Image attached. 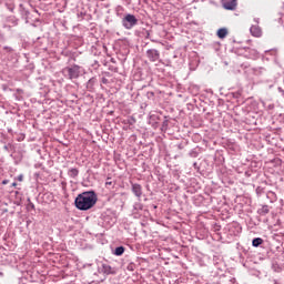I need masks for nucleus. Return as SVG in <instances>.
I'll use <instances>...</instances> for the list:
<instances>
[{"label":"nucleus","mask_w":284,"mask_h":284,"mask_svg":"<svg viewBox=\"0 0 284 284\" xmlns=\"http://www.w3.org/2000/svg\"><path fill=\"white\" fill-rule=\"evenodd\" d=\"M97 201H99V195L94 191H84L75 197L74 205L78 210L82 212H88V210H92L94 205H97Z\"/></svg>","instance_id":"nucleus-1"},{"label":"nucleus","mask_w":284,"mask_h":284,"mask_svg":"<svg viewBox=\"0 0 284 284\" xmlns=\"http://www.w3.org/2000/svg\"><path fill=\"white\" fill-rule=\"evenodd\" d=\"M64 77H68L70 80L79 79L81 77V67L79 64H73L71 67H65L62 70Z\"/></svg>","instance_id":"nucleus-2"},{"label":"nucleus","mask_w":284,"mask_h":284,"mask_svg":"<svg viewBox=\"0 0 284 284\" xmlns=\"http://www.w3.org/2000/svg\"><path fill=\"white\" fill-rule=\"evenodd\" d=\"M139 24V19H136V16L132 13H128L123 19H122V26L125 28V30H132L134 26Z\"/></svg>","instance_id":"nucleus-3"},{"label":"nucleus","mask_w":284,"mask_h":284,"mask_svg":"<svg viewBox=\"0 0 284 284\" xmlns=\"http://www.w3.org/2000/svg\"><path fill=\"white\" fill-rule=\"evenodd\" d=\"M131 192L136 196L138 201H141V196H143V186L139 183L131 182Z\"/></svg>","instance_id":"nucleus-4"},{"label":"nucleus","mask_w":284,"mask_h":284,"mask_svg":"<svg viewBox=\"0 0 284 284\" xmlns=\"http://www.w3.org/2000/svg\"><path fill=\"white\" fill-rule=\"evenodd\" d=\"M243 57H245V59H252L253 61H256V59H258L261 55L256 49L244 48Z\"/></svg>","instance_id":"nucleus-5"},{"label":"nucleus","mask_w":284,"mask_h":284,"mask_svg":"<svg viewBox=\"0 0 284 284\" xmlns=\"http://www.w3.org/2000/svg\"><path fill=\"white\" fill-rule=\"evenodd\" d=\"M221 1L224 10L234 11L236 10V6H239V0H221Z\"/></svg>","instance_id":"nucleus-6"},{"label":"nucleus","mask_w":284,"mask_h":284,"mask_svg":"<svg viewBox=\"0 0 284 284\" xmlns=\"http://www.w3.org/2000/svg\"><path fill=\"white\" fill-rule=\"evenodd\" d=\"M146 57L150 61L155 62L159 61V59H161V53L156 49H149L146 51Z\"/></svg>","instance_id":"nucleus-7"},{"label":"nucleus","mask_w":284,"mask_h":284,"mask_svg":"<svg viewBox=\"0 0 284 284\" xmlns=\"http://www.w3.org/2000/svg\"><path fill=\"white\" fill-rule=\"evenodd\" d=\"M250 32L252 34V37H261L263 34V31L261 30V27L258 26H252L250 28Z\"/></svg>","instance_id":"nucleus-8"},{"label":"nucleus","mask_w":284,"mask_h":284,"mask_svg":"<svg viewBox=\"0 0 284 284\" xmlns=\"http://www.w3.org/2000/svg\"><path fill=\"white\" fill-rule=\"evenodd\" d=\"M7 23H8L9 28H16V26H19V19H17V17H14V16H10L7 19Z\"/></svg>","instance_id":"nucleus-9"},{"label":"nucleus","mask_w":284,"mask_h":284,"mask_svg":"<svg viewBox=\"0 0 284 284\" xmlns=\"http://www.w3.org/2000/svg\"><path fill=\"white\" fill-rule=\"evenodd\" d=\"M266 199L270 201V203H276V201H278V197L274 191H267Z\"/></svg>","instance_id":"nucleus-10"},{"label":"nucleus","mask_w":284,"mask_h":284,"mask_svg":"<svg viewBox=\"0 0 284 284\" xmlns=\"http://www.w3.org/2000/svg\"><path fill=\"white\" fill-rule=\"evenodd\" d=\"M102 272H103V274H116V271L109 264L102 265Z\"/></svg>","instance_id":"nucleus-11"},{"label":"nucleus","mask_w":284,"mask_h":284,"mask_svg":"<svg viewBox=\"0 0 284 284\" xmlns=\"http://www.w3.org/2000/svg\"><path fill=\"white\" fill-rule=\"evenodd\" d=\"M68 176H70V179H77V176H79V169L77 168L69 169Z\"/></svg>","instance_id":"nucleus-12"},{"label":"nucleus","mask_w":284,"mask_h":284,"mask_svg":"<svg viewBox=\"0 0 284 284\" xmlns=\"http://www.w3.org/2000/svg\"><path fill=\"white\" fill-rule=\"evenodd\" d=\"M248 70H250V72L255 74V77H258L260 74H263V72L265 71V69L262 68V67H260V68H250Z\"/></svg>","instance_id":"nucleus-13"},{"label":"nucleus","mask_w":284,"mask_h":284,"mask_svg":"<svg viewBox=\"0 0 284 284\" xmlns=\"http://www.w3.org/2000/svg\"><path fill=\"white\" fill-rule=\"evenodd\" d=\"M217 37L219 39H225L227 37V29L225 28L219 29Z\"/></svg>","instance_id":"nucleus-14"},{"label":"nucleus","mask_w":284,"mask_h":284,"mask_svg":"<svg viewBox=\"0 0 284 284\" xmlns=\"http://www.w3.org/2000/svg\"><path fill=\"white\" fill-rule=\"evenodd\" d=\"M252 245H253V247H258V245H263V239H261V237H255V239L252 241Z\"/></svg>","instance_id":"nucleus-15"},{"label":"nucleus","mask_w":284,"mask_h":284,"mask_svg":"<svg viewBox=\"0 0 284 284\" xmlns=\"http://www.w3.org/2000/svg\"><path fill=\"white\" fill-rule=\"evenodd\" d=\"M124 252H125V247L119 246L115 248L114 254H115V256H123Z\"/></svg>","instance_id":"nucleus-16"},{"label":"nucleus","mask_w":284,"mask_h":284,"mask_svg":"<svg viewBox=\"0 0 284 284\" xmlns=\"http://www.w3.org/2000/svg\"><path fill=\"white\" fill-rule=\"evenodd\" d=\"M3 52H6V54H12V52H14V49L12 47L9 45H4L2 48Z\"/></svg>","instance_id":"nucleus-17"},{"label":"nucleus","mask_w":284,"mask_h":284,"mask_svg":"<svg viewBox=\"0 0 284 284\" xmlns=\"http://www.w3.org/2000/svg\"><path fill=\"white\" fill-rule=\"evenodd\" d=\"M255 192L257 196H263V194H265V189L263 186H257Z\"/></svg>","instance_id":"nucleus-18"},{"label":"nucleus","mask_w":284,"mask_h":284,"mask_svg":"<svg viewBox=\"0 0 284 284\" xmlns=\"http://www.w3.org/2000/svg\"><path fill=\"white\" fill-rule=\"evenodd\" d=\"M233 99H241V89L232 93Z\"/></svg>","instance_id":"nucleus-19"},{"label":"nucleus","mask_w":284,"mask_h":284,"mask_svg":"<svg viewBox=\"0 0 284 284\" xmlns=\"http://www.w3.org/2000/svg\"><path fill=\"white\" fill-rule=\"evenodd\" d=\"M33 210H34V204L31 203V202H29V203L27 204V212H32Z\"/></svg>","instance_id":"nucleus-20"},{"label":"nucleus","mask_w":284,"mask_h":284,"mask_svg":"<svg viewBox=\"0 0 284 284\" xmlns=\"http://www.w3.org/2000/svg\"><path fill=\"white\" fill-rule=\"evenodd\" d=\"M268 212H270V206L267 205L262 206V214H268Z\"/></svg>","instance_id":"nucleus-21"},{"label":"nucleus","mask_w":284,"mask_h":284,"mask_svg":"<svg viewBox=\"0 0 284 284\" xmlns=\"http://www.w3.org/2000/svg\"><path fill=\"white\" fill-rule=\"evenodd\" d=\"M26 140V135H23V134H21L18 139H17V141H24Z\"/></svg>","instance_id":"nucleus-22"},{"label":"nucleus","mask_w":284,"mask_h":284,"mask_svg":"<svg viewBox=\"0 0 284 284\" xmlns=\"http://www.w3.org/2000/svg\"><path fill=\"white\" fill-rule=\"evenodd\" d=\"M17 181H23V174L18 175Z\"/></svg>","instance_id":"nucleus-23"},{"label":"nucleus","mask_w":284,"mask_h":284,"mask_svg":"<svg viewBox=\"0 0 284 284\" xmlns=\"http://www.w3.org/2000/svg\"><path fill=\"white\" fill-rule=\"evenodd\" d=\"M162 128H168V120H164V121H163Z\"/></svg>","instance_id":"nucleus-24"},{"label":"nucleus","mask_w":284,"mask_h":284,"mask_svg":"<svg viewBox=\"0 0 284 284\" xmlns=\"http://www.w3.org/2000/svg\"><path fill=\"white\" fill-rule=\"evenodd\" d=\"M8 183H10V180H3L2 181V185H8Z\"/></svg>","instance_id":"nucleus-25"},{"label":"nucleus","mask_w":284,"mask_h":284,"mask_svg":"<svg viewBox=\"0 0 284 284\" xmlns=\"http://www.w3.org/2000/svg\"><path fill=\"white\" fill-rule=\"evenodd\" d=\"M105 185H112V181H110V178H108V181L105 182Z\"/></svg>","instance_id":"nucleus-26"},{"label":"nucleus","mask_w":284,"mask_h":284,"mask_svg":"<svg viewBox=\"0 0 284 284\" xmlns=\"http://www.w3.org/2000/svg\"><path fill=\"white\" fill-rule=\"evenodd\" d=\"M11 185L12 187H17V182H13Z\"/></svg>","instance_id":"nucleus-27"},{"label":"nucleus","mask_w":284,"mask_h":284,"mask_svg":"<svg viewBox=\"0 0 284 284\" xmlns=\"http://www.w3.org/2000/svg\"><path fill=\"white\" fill-rule=\"evenodd\" d=\"M179 150H183V145L182 144H179Z\"/></svg>","instance_id":"nucleus-28"},{"label":"nucleus","mask_w":284,"mask_h":284,"mask_svg":"<svg viewBox=\"0 0 284 284\" xmlns=\"http://www.w3.org/2000/svg\"><path fill=\"white\" fill-rule=\"evenodd\" d=\"M3 149H4L7 152H8V150H9V149H8V145H4Z\"/></svg>","instance_id":"nucleus-29"},{"label":"nucleus","mask_w":284,"mask_h":284,"mask_svg":"<svg viewBox=\"0 0 284 284\" xmlns=\"http://www.w3.org/2000/svg\"><path fill=\"white\" fill-rule=\"evenodd\" d=\"M151 207H153V210H156V205H154V204H153V205H151Z\"/></svg>","instance_id":"nucleus-30"},{"label":"nucleus","mask_w":284,"mask_h":284,"mask_svg":"<svg viewBox=\"0 0 284 284\" xmlns=\"http://www.w3.org/2000/svg\"><path fill=\"white\" fill-rule=\"evenodd\" d=\"M17 92H23V90H21V89H17Z\"/></svg>","instance_id":"nucleus-31"},{"label":"nucleus","mask_w":284,"mask_h":284,"mask_svg":"<svg viewBox=\"0 0 284 284\" xmlns=\"http://www.w3.org/2000/svg\"><path fill=\"white\" fill-rule=\"evenodd\" d=\"M88 83H89V85H91V83H92V80H89V82H88Z\"/></svg>","instance_id":"nucleus-32"}]
</instances>
